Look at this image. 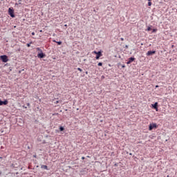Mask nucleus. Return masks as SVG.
<instances>
[{
  "instance_id": "13",
  "label": "nucleus",
  "mask_w": 177,
  "mask_h": 177,
  "mask_svg": "<svg viewBox=\"0 0 177 177\" xmlns=\"http://www.w3.org/2000/svg\"><path fill=\"white\" fill-rule=\"evenodd\" d=\"M59 131L62 132V131H64V128L63 127H59Z\"/></svg>"
},
{
  "instance_id": "19",
  "label": "nucleus",
  "mask_w": 177,
  "mask_h": 177,
  "mask_svg": "<svg viewBox=\"0 0 177 177\" xmlns=\"http://www.w3.org/2000/svg\"><path fill=\"white\" fill-rule=\"evenodd\" d=\"M36 49H37V50H40V52H42V50H41V48H37Z\"/></svg>"
},
{
  "instance_id": "26",
  "label": "nucleus",
  "mask_w": 177,
  "mask_h": 177,
  "mask_svg": "<svg viewBox=\"0 0 177 177\" xmlns=\"http://www.w3.org/2000/svg\"><path fill=\"white\" fill-rule=\"evenodd\" d=\"M148 1H150V2H151V0H148Z\"/></svg>"
},
{
  "instance_id": "1",
  "label": "nucleus",
  "mask_w": 177,
  "mask_h": 177,
  "mask_svg": "<svg viewBox=\"0 0 177 177\" xmlns=\"http://www.w3.org/2000/svg\"><path fill=\"white\" fill-rule=\"evenodd\" d=\"M93 53H95V55H97L95 57L96 60H99V59H100V57H102V56H103V54H102V51H93Z\"/></svg>"
},
{
  "instance_id": "11",
  "label": "nucleus",
  "mask_w": 177,
  "mask_h": 177,
  "mask_svg": "<svg viewBox=\"0 0 177 177\" xmlns=\"http://www.w3.org/2000/svg\"><path fill=\"white\" fill-rule=\"evenodd\" d=\"M53 42H56L58 45H62V41H56V40H53Z\"/></svg>"
},
{
  "instance_id": "21",
  "label": "nucleus",
  "mask_w": 177,
  "mask_h": 177,
  "mask_svg": "<svg viewBox=\"0 0 177 177\" xmlns=\"http://www.w3.org/2000/svg\"><path fill=\"white\" fill-rule=\"evenodd\" d=\"M82 160H85V157H82Z\"/></svg>"
},
{
  "instance_id": "20",
  "label": "nucleus",
  "mask_w": 177,
  "mask_h": 177,
  "mask_svg": "<svg viewBox=\"0 0 177 177\" xmlns=\"http://www.w3.org/2000/svg\"><path fill=\"white\" fill-rule=\"evenodd\" d=\"M32 35H35V32H32Z\"/></svg>"
},
{
  "instance_id": "22",
  "label": "nucleus",
  "mask_w": 177,
  "mask_h": 177,
  "mask_svg": "<svg viewBox=\"0 0 177 177\" xmlns=\"http://www.w3.org/2000/svg\"><path fill=\"white\" fill-rule=\"evenodd\" d=\"M120 40H121V41H124V38H122V37L120 38Z\"/></svg>"
},
{
  "instance_id": "8",
  "label": "nucleus",
  "mask_w": 177,
  "mask_h": 177,
  "mask_svg": "<svg viewBox=\"0 0 177 177\" xmlns=\"http://www.w3.org/2000/svg\"><path fill=\"white\" fill-rule=\"evenodd\" d=\"M153 109H156V111H158V102H156L154 104L152 105Z\"/></svg>"
},
{
  "instance_id": "10",
  "label": "nucleus",
  "mask_w": 177,
  "mask_h": 177,
  "mask_svg": "<svg viewBox=\"0 0 177 177\" xmlns=\"http://www.w3.org/2000/svg\"><path fill=\"white\" fill-rule=\"evenodd\" d=\"M41 168H42V169H46V170H48V166H46V165H41Z\"/></svg>"
},
{
  "instance_id": "5",
  "label": "nucleus",
  "mask_w": 177,
  "mask_h": 177,
  "mask_svg": "<svg viewBox=\"0 0 177 177\" xmlns=\"http://www.w3.org/2000/svg\"><path fill=\"white\" fill-rule=\"evenodd\" d=\"M8 102L6 100L4 101L0 100V106H3V104L6 106V104H8Z\"/></svg>"
},
{
  "instance_id": "4",
  "label": "nucleus",
  "mask_w": 177,
  "mask_h": 177,
  "mask_svg": "<svg viewBox=\"0 0 177 177\" xmlns=\"http://www.w3.org/2000/svg\"><path fill=\"white\" fill-rule=\"evenodd\" d=\"M8 13L11 17H15V11L12 8L8 9Z\"/></svg>"
},
{
  "instance_id": "7",
  "label": "nucleus",
  "mask_w": 177,
  "mask_h": 177,
  "mask_svg": "<svg viewBox=\"0 0 177 177\" xmlns=\"http://www.w3.org/2000/svg\"><path fill=\"white\" fill-rule=\"evenodd\" d=\"M37 57H40V59H44V57H45V55L43 53H39L37 55Z\"/></svg>"
},
{
  "instance_id": "15",
  "label": "nucleus",
  "mask_w": 177,
  "mask_h": 177,
  "mask_svg": "<svg viewBox=\"0 0 177 177\" xmlns=\"http://www.w3.org/2000/svg\"><path fill=\"white\" fill-rule=\"evenodd\" d=\"M147 31H151V27H148L147 29Z\"/></svg>"
},
{
  "instance_id": "2",
  "label": "nucleus",
  "mask_w": 177,
  "mask_h": 177,
  "mask_svg": "<svg viewBox=\"0 0 177 177\" xmlns=\"http://www.w3.org/2000/svg\"><path fill=\"white\" fill-rule=\"evenodd\" d=\"M154 128H157V124L153 123V124H149V131H153V129H154Z\"/></svg>"
},
{
  "instance_id": "17",
  "label": "nucleus",
  "mask_w": 177,
  "mask_h": 177,
  "mask_svg": "<svg viewBox=\"0 0 177 177\" xmlns=\"http://www.w3.org/2000/svg\"><path fill=\"white\" fill-rule=\"evenodd\" d=\"M78 71H80V73H82V69L81 68H77Z\"/></svg>"
},
{
  "instance_id": "14",
  "label": "nucleus",
  "mask_w": 177,
  "mask_h": 177,
  "mask_svg": "<svg viewBox=\"0 0 177 177\" xmlns=\"http://www.w3.org/2000/svg\"><path fill=\"white\" fill-rule=\"evenodd\" d=\"M152 3L151 1H148V6H151Z\"/></svg>"
},
{
  "instance_id": "9",
  "label": "nucleus",
  "mask_w": 177,
  "mask_h": 177,
  "mask_svg": "<svg viewBox=\"0 0 177 177\" xmlns=\"http://www.w3.org/2000/svg\"><path fill=\"white\" fill-rule=\"evenodd\" d=\"M133 60H135V58L133 57H130L129 59V61L127 62V64H131V63H132V62H133Z\"/></svg>"
},
{
  "instance_id": "16",
  "label": "nucleus",
  "mask_w": 177,
  "mask_h": 177,
  "mask_svg": "<svg viewBox=\"0 0 177 177\" xmlns=\"http://www.w3.org/2000/svg\"><path fill=\"white\" fill-rule=\"evenodd\" d=\"M97 66H103V63L100 62V63H98Z\"/></svg>"
},
{
  "instance_id": "12",
  "label": "nucleus",
  "mask_w": 177,
  "mask_h": 177,
  "mask_svg": "<svg viewBox=\"0 0 177 177\" xmlns=\"http://www.w3.org/2000/svg\"><path fill=\"white\" fill-rule=\"evenodd\" d=\"M31 44H32V41L30 42L29 44H26V46H27L28 48H30V47L31 46Z\"/></svg>"
},
{
  "instance_id": "23",
  "label": "nucleus",
  "mask_w": 177,
  "mask_h": 177,
  "mask_svg": "<svg viewBox=\"0 0 177 177\" xmlns=\"http://www.w3.org/2000/svg\"><path fill=\"white\" fill-rule=\"evenodd\" d=\"M123 68L125 67V65H122V66Z\"/></svg>"
},
{
  "instance_id": "25",
  "label": "nucleus",
  "mask_w": 177,
  "mask_h": 177,
  "mask_svg": "<svg viewBox=\"0 0 177 177\" xmlns=\"http://www.w3.org/2000/svg\"><path fill=\"white\" fill-rule=\"evenodd\" d=\"M27 106H30V103H28Z\"/></svg>"
},
{
  "instance_id": "24",
  "label": "nucleus",
  "mask_w": 177,
  "mask_h": 177,
  "mask_svg": "<svg viewBox=\"0 0 177 177\" xmlns=\"http://www.w3.org/2000/svg\"><path fill=\"white\" fill-rule=\"evenodd\" d=\"M156 88H158V85H156Z\"/></svg>"
},
{
  "instance_id": "6",
  "label": "nucleus",
  "mask_w": 177,
  "mask_h": 177,
  "mask_svg": "<svg viewBox=\"0 0 177 177\" xmlns=\"http://www.w3.org/2000/svg\"><path fill=\"white\" fill-rule=\"evenodd\" d=\"M155 53H156V51L149 50V51L147 52V56H151V55H154Z\"/></svg>"
},
{
  "instance_id": "18",
  "label": "nucleus",
  "mask_w": 177,
  "mask_h": 177,
  "mask_svg": "<svg viewBox=\"0 0 177 177\" xmlns=\"http://www.w3.org/2000/svg\"><path fill=\"white\" fill-rule=\"evenodd\" d=\"M157 32V29H153L152 32Z\"/></svg>"
},
{
  "instance_id": "3",
  "label": "nucleus",
  "mask_w": 177,
  "mask_h": 177,
  "mask_svg": "<svg viewBox=\"0 0 177 177\" xmlns=\"http://www.w3.org/2000/svg\"><path fill=\"white\" fill-rule=\"evenodd\" d=\"M0 59L2 60V62H3V63H6L8 62V56L6 55H1L0 57Z\"/></svg>"
}]
</instances>
